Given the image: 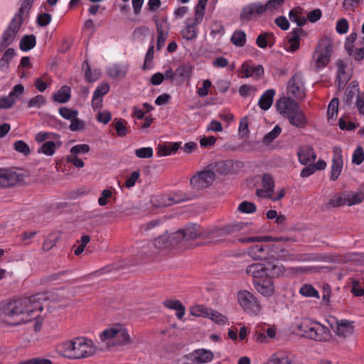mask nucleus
<instances>
[{
  "instance_id": "09e8293b",
  "label": "nucleus",
  "mask_w": 364,
  "mask_h": 364,
  "mask_svg": "<svg viewBox=\"0 0 364 364\" xmlns=\"http://www.w3.org/2000/svg\"><path fill=\"white\" fill-rule=\"evenodd\" d=\"M289 19L292 22H295L299 27L304 26L306 23V18L304 16H298V12L295 9H292L289 14Z\"/></svg>"
},
{
  "instance_id": "c03bdc74",
  "label": "nucleus",
  "mask_w": 364,
  "mask_h": 364,
  "mask_svg": "<svg viewBox=\"0 0 364 364\" xmlns=\"http://www.w3.org/2000/svg\"><path fill=\"white\" fill-rule=\"evenodd\" d=\"M14 149L24 156H28L31 153L30 148L28 145L22 140H18L14 142Z\"/></svg>"
},
{
  "instance_id": "72a5a7b5",
  "label": "nucleus",
  "mask_w": 364,
  "mask_h": 364,
  "mask_svg": "<svg viewBox=\"0 0 364 364\" xmlns=\"http://www.w3.org/2000/svg\"><path fill=\"white\" fill-rule=\"evenodd\" d=\"M60 145V142L56 145V144L53 141H46L38 149V152L43 153L47 156H53L55 151L56 147H59Z\"/></svg>"
},
{
  "instance_id": "f257e3e1",
  "label": "nucleus",
  "mask_w": 364,
  "mask_h": 364,
  "mask_svg": "<svg viewBox=\"0 0 364 364\" xmlns=\"http://www.w3.org/2000/svg\"><path fill=\"white\" fill-rule=\"evenodd\" d=\"M54 293H38L14 300L0 302V321L9 326H18L36 319L43 310L42 301L53 299Z\"/></svg>"
},
{
  "instance_id": "9b49d317",
  "label": "nucleus",
  "mask_w": 364,
  "mask_h": 364,
  "mask_svg": "<svg viewBox=\"0 0 364 364\" xmlns=\"http://www.w3.org/2000/svg\"><path fill=\"white\" fill-rule=\"evenodd\" d=\"M204 230L197 224L186 225L185 228L175 232L178 244L183 240L189 241L198 237L203 238Z\"/></svg>"
},
{
  "instance_id": "ea45409f",
  "label": "nucleus",
  "mask_w": 364,
  "mask_h": 364,
  "mask_svg": "<svg viewBox=\"0 0 364 364\" xmlns=\"http://www.w3.org/2000/svg\"><path fill=\"white\" fill-rule=\"evenodd\" d=\"M291 360L284 354H273L268 360L267 364H291Z\"/></svg>"
},
{
  "instance_id": "20e7f679",
  "label": "nucleus",
  "mask_w": 364,
  "mask_h": 364,
  "mask_svg": "<svg viewBox=\"0 0 364 364\" xmlns=\"http://www.w3.org/2000/svg\"><path fill=\"white\" fill-rule=\"evenodd\" d=\"M63 355L69 359H82L93 355L96 346L92 340L76 338L62 344Z\"/></svg>"
},
{
  "instance_id": "338daca9",
  "label": "nucleus",
  "mask_w": 364,
  "mask_h": 364,
  "mask_svg": "<svg viewBox=\"0 0 364 364\" xmlns=\"http://www.w3.org/2000/svg\"><path fill=\"white\" fill-rule=\"evenodd\" d=\"M109 90V85L107 83H103L97 87L96 90L94 92L93 96L95 97H100L106 95Z\"/></svg>"
},
{
  "instance_id": "b1692460",
  "label": "nucleus",
  "mask_w": 364,
  "mask_h": 364,
  "mask_svg": "<svg viewBox=\"0 0 364 364\" xmlns=\"http://www.w3.org/2000/svg\"><path fill=\"white\" fill-rule=\"evenodd\" d=\"M265 266L267 276L272 279L279 277L285 272L284 267L279 262H268Z\"/></svg>"
},
{
  "instance_id": "13d9d810",
  "label": "nucleus",
  "mask_w": 364,
  "mask_h": 364,
  "mask_svg": "<svg viewBox=\"0 0 364 364\" xmlns=\"http://www.w3.org/2000/svg\"><path fill=\"white\" fill-rule=\"evenodd\" d=\"M347 196L343 197L340 195H336L329 200V205L333 207H339L344 205H348V201H347Z\"/></svg>"
},
{
  "instance_id": "cd10ccee",
  "label": "nucleus",
  "mask_w": 364,
  "mask_h": 364,
  "mask_svg": "<svg viewBox=\"0 0 364 364\" xmlns=\"http://www.w3.org/2000/svg\"><path fill=\"white\" fill-rule=\"evenodd\" d=\"M283 237L272 238L270 236H254V237H244L237 239V241L242 243H252V242H270V241H284ZM288 240V239H285Z\"/></svg>"
},
{
  "instance_id": "0eeeda50",
  "label": "nucleus",
  "mask_w": 364,
  "mask_h": 364,
  "mask_svg": "<svg viewBox=\"0 0 364 364\" xmlns=\"http://www.w3.org/2000/svg\"><path fill=\"white\" fill-rule=\"evenodd\" d=\"M245 227V223H237L228 224L223 228L215 227L204 230L203 238L210 239L213 242H220L224 241L225 237L238 232Z\"/></svg>"
},
{
  "instance_id": "c9c22d12",
  "label": "nucleus",
  "mask_w": 364,
  "mask_h": 364,
  "mask_svg": "<svg viewBox=\"0 0 364 364\" xmlns=\"http://www.w3.org/2000/svg\"><path fill=\"white\" fill-rule=\"evenodd\" d=\"M231 43L237 46L243 47L246 43V34L243 31H235L230 38Z\"/></svg>"
},
{
  "instance_id": "5fc2aeb1",
  "label": "nucleus",
  "mask_w": 364,
  "mask_h": 364,
  "mask_svg": "<svg viewBox=\"0 0 364 364\" xmlns=\"http://www.w3.org/2000/svg\"><path fill=\"white\" fill-rule=\"evenodd\" d=\"M364 161V151L362 146H358L354 151L352 156V163L360 165Z\"/></svg>"
},
{
  "instance_id": "bb28decb",
  "label": "nucleus",
  "mask_w": 364,
  "mask_h": 364,
  "mask_svg": "<svg viewBox=\"0 0 364 364\" xmlns=\"http://www.w3.org/2000/svg\"><path fill=\"white\" fill-rule=\"evenodd\" d=\"M164 305L170 309L176 311V317L178 319H182L185 314L186 308L179 300L168 299L164 302Z\"/></svg>"
},
{
  "instance_id": "4468645a",
  "label": "nucleus",
  "mask_w": 364,
  "mask_h": 364,
  "mask_svg": "<svg viewBox=\"0 0 364 364\" xmlns=\"http://www.w3.org/2000/svg\"><path fill=\"white\" fill-rule=\"evenodd\" d=\"M299 329L302 330L307 338L316 341H327L331 338L330 330L323 325L317 328L306 326V329H303V325H301Z\"/></svg>"
},
{
  "instance_id": "a878e982",
  "label": "nucleus",
  "mask_w": 364,
  "mask_h": 364,
  "mask_svg": "<svg viewBox=\"0 0 364 364\" xmlns=\"http://www.w3.org/2000/svg\"><path fill=\"white\" fill-rule=\"evenodd\" d=\"M199 23H196V18L192 20L191 23H187L186 26L181 30V33L185 39L193 41L197 37L196 27Z\"/></svg>"
},
{
  "instance_id": "864d4df0",
  "label": "nucleus",
  "mask_w": 364,
  "mask_h": 364,
  "mask_svg": "<svg viewBox=\"0 0 364 364\" xmlns=\"http://www.w3.org/2000/svg\"><path fill=\"white\" fill-rule=\"evenodd\" d=\"M156 31L159 34L156 43V49L159 50L164 46L165 41L167 38V33H164L161 25H159L158 23H156Z\"/></svg>"
},
{
  "instance_id": "9d476101",
  "label": "nucleus",
  "mask_w": 364,
  "mask_h": 364,
  "mask_svg": "<svg viewBox=\"0 0 364 364\" xmlns=\"http://www.w3.org/2000/svg\"><path fill=\"white\" fill-rule=\"evenodd\" d=\"M287 93L291 97L297 100H303L305 97V90L302 82V74L299 72L296 73L289 80L287 85Z\"/></svg>"
},
{
  "instance_id": "6e6552de",
  "label": "nucleus",
  "mask_w": 364,
  "mask_h": 364,
  "mask_svg": "<svg viewBox=\"0 0 364 364\" xmlns=\"http://www.w3.org/2000/svg\"><path fill=\"white\" fill-rule=\"evenodd\" d=\"M284 0H269L265 5L259 3L250 4L244 7L240 14L242 21H248L254 14H262L267 9H274L280 6Z\"/></svg>"
},
{
  "instance_id": "bf43d9fd",
  "label": "nucleus",
  "mask_w": 364,
  "mask_h": 364,
  "mask_svg": "<svg viewBox=\"0 0 364 364\" xmlns=\"http://www.w3.org/2000/svg\"><path fill=\"white\" fill-rule=\"evenodd\" d=\"M45 103H46L45 97L41 95H36V97L31 98L28 101V107L40 108Z\"/></svg>"
},
{
  "instance_id": "412c9836",
  "label": "nucleus",
  "mask_w": 364,
  "mask_h": 364,
  "mask_svg": "<svg viewBox=\"0 0 364 364\" xmlns=\"http://www.w3.org/2000/svg\"><path fill=\"white\" fill-rule=\"evenodd\" d=\"M245 272L247 275L253 277L255 280H260L267 277L266 266L259 263L247 266Z\"/></svg>"
},
{
  "instance_id": "8fccbe9b",
  "label": "nucleus",
  "mask_w": 364,
  "mask_h": 364,
  "mask_svg": "<svg viewBox=\"0 0 364 364\" xmlns=\"http://www.w3.org/2000/svg\"><path fill=\"white\" fill-rule=\"evenodd\" d=\"M60 114L65 119L71 120L78 115L77 110L70 109L67 107H63L59 109Z\"/></svg>"
},
{
  "instance_id": "603ef678",
  "label": "nucleus",
  "mask_w": 364,
  "mask_h": 364,
  "mask_svg": "<svg viewBox=\"0 0 364 364\" xmlns=\"http://www.w3.org/2000/svg\"><path fill=\"white\" fill-rule=\"evenodd\" d=\"M356 95H359V93L350 90V89H346L343 99V107H350L352 105L353 98Z\"/></svg>"
},
{
  "instance_id": "f704fd0d",
  "label": "nucleus",
  "mask_w": 364,
  "mask_h": 364,
  "mask_svg": "<svg viewBox=\"0 0 364 364\" xmlns=\"http://www.w3.org/2000/svg\"><path fill=\"white\" fill-rule=\"evenodd\" d=\"M337 67L338 70L336 78L343 82H348L351 76L346 73L347 64L343 60H338L337 61Z\"/></svg>"
},
{
  "instance_id": "a19ab883",
  "label": "nucleus",
  "mask_w": 364,
  "mask_h": 364,
  "mask_svg": "<svg viewBox=\"0 0 364 364\" xmlns=\"http://www.w3.org/2000/svg\"><path fill=\"white\" fill-rule=\"evenodd\" d=\"M207 2L208 0H198L195 11L196 23H200L202 21Z\"/></svg>"
},
{
  "instance_id": "4d7b16f0",
  "label": "nucleus",
  "mask_w": 364,
  "mask_h": 364,
  "mask_svg": "<svg viewBox=\"0 0 364 364\" xmlns=\"http://www.w3.org/2000/svg\"><path fill=\"white\" fill-rule=\"evenodd\" d=\"M210 309L205 308L203 306L198 305L191 309V314L196 316L207 317Z\"/></svg>"
},
{
  "instance_id": "680f3d73",
  "label": "nucleus",
  "mask_w": 364,
  "mask_h": 364,
  "mask_svg": "<svg viewBox=\"0 0 364 364\" xmlns=\"http://www.w3.org/2000/svg\"><path fill=\"white\" fill-rule=\"evenodd\" d=\"M135 154L140 159H149L153 156V149L151 147H143L136 149Z\"/></svg>"
},
{
  "instance_id": "473e14b6",
  "label": "nucleus",
  "mask_w": 364,
  "mask_h": 364,
  "mask_svg": "<svg viewBox=\"0 0 364 364\" xmlns=\"http://www.w3.org/2000/svg\"><path fill=\"white\" fill-rule=\"evenodd\" d=\"M213 167L215 171L222 175L230 173L232 168V164L229 161H220L216 162Z\"/></svg>"
},
{
  "instance_id": "7c9ffc66",
  "label": "nucleus",
  "mask_w": 364,
  "mask_h": 364,
  "mask_svg": "<svg viewBox=\"0 0 364 364\" xmlns=\"http://www.w3.org/2000/svg\"><path fill=\"white\" fill-rule=\"evenodd\" d=\"M36 44V38L33 34L25 35L20 41L19 47L21 50L28 51L33 48Z\"/></svg>"
},
{
  "instance_id": "6ab92c4d",
  "label": "nucleus",
  "mask_w": 364,
  "mask_h": 364,
  "mask_svg": "<svg viewBox=\"0 0 364 364\" xmlns=\"http://www.w3.org/2000/svg\"><path fill=\"white\" fill-rule=\"evenodd\" d=\"M253 284L257 291L263 296H270L274 292L272 279L268 276L260 280H254Z\"/></svg>"
},
{
  "instance_id": "4c0bfd02",
  "label": "nucleus",
  "mask_w": 364,
  "mask_h": 364,
  "mask_svg": "<svg viewBox=\"0 0 364 364\" xmlns=\"http://www.w3.org/2000/svg\"><path fill=\"white\" fill-rule=\"evenodd\" d=\"M15 55V50L14 48H8L4 53L3 56L0 59V69H7L9 68V62Z\"/></svg>"
},
{
  "instance_id": "052dcab7",
  "label": "nucleus",
  "mask_w": 364,
  "mask_h": 364,
  "mask_svg": "<svg viewBox=\"0 0 364 364\" xmlns=\"http://www.w3.org/2000/svg\"><path fill=\"white\" fill-rule=\"evenodd\" d=\"M356 38L357 33L355 32H353L350 33L346 39L345 48L347 50L348 55H353V43L355 42Z\"/></svg>"
},
{
  "instance_id": "0e129e2a",
  "label": "nucleus",
  "mask_w": 364,
  "mask_h": 364,
  "mask_svg": "<svg viewBox=\"0 0 364 364\" xmlns=\"http://www.w3.org/2000/svg\"><path fill=\"white\" fill-rule=\"evenodd\" d=\"M348 22L346 18H341L336 23V30L339 34H344L348 32Z\"/></svg>"
},
{
  "instance_id": "2eb2a0df",
  "label": "nucleus",
  "mask_w": 364,
  "mask_h": 364,
  "mask_svg": "<svg viewBox=\"0 0 364 364\" xmlns=\"http://www.w3.org/2000/svg\"><path fill=\"white\" fill-rule=\"evenodd\" d=\"M331 163L330 180L335 181L338 178L343 167L342 150L341 148L335 147L333 149Z\"/></svg>"
},
{
  "instance_id": "39448f33",
  "label": "nucleus",
  "mask_w": 364,
  "mask_h": 364,
  "mask_svg": "<svg viewBox=\"0 0 364 364\" xmlns=\"http://www.w3.org/2000/svg\"><path fill=\"white\" fill-rule=\"evenodd\" d=\"M109 338H113L112 344L113 346L139 345L143 342L140 336H134L131 337L127 329L119 323H115L101 333L100 339L102 341H105Z\"/></svg>"
},
{
  "instance_id": "69168bd1",
  "label": "nucleus",
  "mask_w": 364,
  "mask_h": 364,
  "mask_svg": "<svg viewBox=\"0 0 364 364\" xmlns=\"http://www.w3.org/2000/svg\"><path fill=\"white\" fill-rule=\"evenodd\" d=\"M347 196V201H348V205H352L354 204L360 203L364 200V193H355L352 195H346Z\"/></svg>"
},
{
  "instance_id": "423d86ee",
  "label": "nucleus",
  "mask_w": 364,
  "mask_h": 364,
  "mask_svg": "<svg viewBox=\"0 0 364 364\" xmlns=\"http://www.w3.org/2000/svg\"><path fill=\"white\" fill-rule=\"evenodd\" d=\"M333 53V41L326 36H322L313 53L311 65L314 70H318L326 67L330 62L331 54Z\"/></svg>"
},
{
  "instance_id": "7ed1b4c3",
  "label": "nucleus",
  "mask_w": 364,
  "mask_h": 364,
  "mask_svg": "<svg viewBox=\"0 0 364 364\" xmlns=\"http://www.w3.org/2000/svg\"><path fill=\"white\" fill-rule=\"evenodd\" d=\"M277 111L287 118L289 124L296 128L304 129L308 124L304 112L300 105L290 97H284L276 102Z\"/></svg>"
},
{
  "instance_id": "e433bc0d",
  "label": "nucleus",
  "mask_w": 364,
  "mask_h": 364,
  "mask_svg": "<svg viewBox=\"0 0 364 364\" xmlns=\"http://www.w3.org/2000/svg\"><path fill=\"white\" fill-rule=\"evenodd\" d=\"M299 293L305 297H314L318 299L319 293L314 287L309 284L302 285L299 289Z\"/></svg>"
},
{
  "instance_id": "49530a36",
  "label": "nucleus",
  "mask_w": 364,
  "mask_h": 364,
  "mask_svg": "<svg viewBox=\"0 0 364 364\" xmlns=\"http://www.w3.org/2000/svg\"><path fill=\"white\" fill-rule=\"evenodd\" d=\"M339 100L338 97H333L328 107V117L329 119H333L337 116Z\"/></svg>"
},
{
  "instance_id": "e2e57ef3",
  "label": "nucleus",
  "mask_w": 364,
  "mask_h": 364,
  "mask_svg": "<svg viewBox=\"0 0 364 364\" xmlns=\"http://www.w3.org/2000/svg\"><path fill=\"white\" fill-rule=\"evenodd\" d=\"M59 136L56 134L52 133V132H38L36 134L35 136V139L36 141L41 143L43 142L47 139H55L56 137H58Z\"/></svg>"
},
{
  "instance_id": "393cba45",
  "label": "nucleus",
  "mask_w": 364,
  "mask_h": 364,
  "mask_svg": "<svg viewBox=\"0 0 364 364\" xmlns=\"http://www.w3.org/2000/svg\"><path fill=\"white\" fill-rule=\"evenodd\" d=\"M275 91L274 89L266 90L260 97L258 101L259 107L263 110L269 109L272 105Z\"/></svg>"
},
{
  "instance_id": "a211bd4d",
  "label": "nucleus",
  "mask_w": 364,
  "mask_h": 364,
  "mask_svg": "<svg viewBox=\"0 0 364 364\" xmlns=\"http://www.w3.org/2000/svg\"><path fill=\"white\" fill-rule=\"evenodd\" d=\"M270 247L267 245L257 244L248 248L247 255L255 260H264L269 257Z\"/></svg>"
},
{
  "instance_id": "6e6d98bb",
  "label": "nucleus",
  "mask_w": 364,
  "mask_h": 364,
  "mask_svg": "<svg viewBox=\"0 0 364 364\" xmlns=\"http://www.w3.org/2000/svg\"><path fill=\"white\" fill-rule=\"evenodd\" d=\"M272 37V33L264 32L260 33L257 39L256 44L261 48H265L268 46V38Z\"/></svg>"
},
{
  "instance_id": "58836bf2",
  "label": "nucleus",
  "mask_w": 364,
  "mask_h": 364,
  "mask_svg": "<svg viewBox=\"0 0 364 364\" xmlns=\"http://www.w3.org/2000/svg\"><path fill=\"white\" fill-rule=\"evenodd\" d=\"M207 317L219 325H224L228 322V318L225 316L212 309H210Z\"/></svg>"
},
{
  "instance_id": "aec40b11",
  "label": "nucleus",
  "mask_w": 364,
  "mask_h": 364,
  "mask_svg": "<svg viewBox=\"0 0 364 364\" xmlns=\"http://www.w3.org/2000/svg\"><path fill=\"white\" fill-rule=\"evenodd\" d=\"M307 33L301 28H295L290 33L288 38V43L289 47L287 50L291 52H295L299 48L300 39L302 37H306Z\"/></svg>"
},
{
  "instance_id": "dca6fc26",
  "label": "nucleus",
  "mask_w": 364,
  "mask_h": 364,
  "mask_svg": "<svg viewBox=\"0 0 364 364\" xmlns=\"http://www.w3.org/2000/svg\"><path fill=\"white\" fill-rule=\"evenodd\" d=\"M178 242L175 232L171 234H164L153 241V245L157 250L169 249L176 247L178 245Z\"/></svg>"
},
{
  "instance_id": "79ce46f5",
  "label": "nucleus",
  "mask_w": 364,
  "mask_h": 364,
  "mask_svg": "<svg viewBox=\"0 0 364 364\" xmlns=\"http://www.w3.org/2000/svg\"><path fill=\"white\" fill-rule=\"evenodd\" d=\"M281 132V127L279 125L275 126L274 128L271 132L264 135L263 142L265 144H269V143L272 142L276 138H277Z\"/></svg>"
},
{
  "instance_id": "c85d7f7f",
  "label": "nucleus",
  "mask_w": 364,
  "mask_h": 364,
  "mask_svg": "<svg viewBox=\"0 0 364 364\" xmlns=\"http://www.w3.org/2000/svg\"><path fill=\"white\" fill-rule=\"evenodd\" d=\"M70 87L64 85L60 89L53 95V100L59 103H66L70 100Z\"/></svg>"
},
{
  "instance_id": "a18cd8bd",
  "label": "nucleus",
  "mask_w": 364,
  "mask_h": 364,
  "mask_svg": "<svg viewBox=\"0 0 364 364\" xmlns=\"http://www.w3.org/2000/svg\"><path fill=\"white\" fill-rule=\"evenodd\" d=\"M263 188L268 191L269 193H273L274 188V181L272 176L269 173H265L262 176Z\"/></svg>"
},
{
  "instance_id": "774afa93",
  "label": "nucleus",
  "mask_w": 364,
  "mask_h": 364,
  "mask_svg": "<svg viewBox=\"0 0 364 364\" xmlns=\"http://www.w3.org/2000/svg\"><path fill=\"white\" fill-rule=\"evenodd\" d=\"M84 128H85V122L82 120H80L77 117H75L73 119H71L70 129L72 132L82 130V129H84Z\"/></svg>"
},
{
  "instance_id": "4be33fe9",
  "label": "nucleus",
  "mask_w": 364,
  "mask_h": 364,
  "mask_svg": "<svg viewBox=\"0 0 364 364\" xmlns=\"http://www.w3.org/2000/svg\"><path fill=\"white\" fill-rule=\"evenodd\" d=\"M299 161L301 164L306 165L316 159V155L311 146H304L297 151Z\"/></svg>"
},
{
  "instance_id": "f8f14e48",
  "label": "nucleus",
  "mask_w": 364,
  "mask_h": 364,
  "mask_svg": "<svg viewBox=\"0 0 364 364\" xmlns=\"http://www.w3.org/2000/svg\"><path fill=\"white\" fill-rule=\"evenodd\" d=\"M237 300L240 305L245 311L248 310L256 312L261 309L260 304H259L257 297L248 291H240L237 293Z\"/></svg>"
},
{
  "instance_id": "3c124183",
  "label": "nucleus",
  "mask_w": 364,
  "mask_h": 364,
  "mask_svg": "<svg viewBox=\"0 0 364 364\" xmlns=\"http://www.w3.org/2000/svg\"><path fill=\"white\" fill-rule=\"evenodd\" d=\"M257 210L255 203L245 200L242 202L238 206V210L245 213H252Z\"/></svg>"
},
{
  "instance_id": "1a4fd4ad",
  "label": "nucleus",
  "mask_w": 364,
  "mask_h": 364,
  "mask_svg": "<svg viewBox=\"0 0 364 364\" xmlns=\"http://www.w3.org/2000/svg\"><path fill=\"white\" fill-rule=\"evenodd\" d=\"M215 179V173L213 170L207 169L198 172L191 178V185L197 190L209 187Z\"/></svg>"
},
{
  "instance_id": "c756f323",
  "label": "nucleus",
  "mask_w": 364,
  "mask_h": 364,
  "mask_svg": "<svg viewBox=\"0 0 364 364\" xmlns=\"http://www.w3.org/2000/svg\"><path fill=\"white\" fill-rule=\"evenodd\" d=\"M127 121L123 119L115 118L112 125L116 130L117 135L119 137H124L129 134V129L127 127Z\"/></svg>"
},
{
  "instance_id": "ddd939ff",
  "label": "nucleus",
  "mask_w": 364,
  "mask_h": 364,
  "mask_svg": "<svg viewBox=\"0 0 364 364\" xmlns=\"http://www.w3.org/2000/svg\"><path fill=\"white\" fill-rule=\"evenodd\" d=\"M24 176L8 168H0V188L14 186L23 180Z\"/></svg>"
},
{
  "instance_id": "5701e85b",
  "label": "nucleus",
  "mask_w": 364,
  "mask_h": 364,
  "mask_svg": "<svg viewBox=\"0 0 364 364\" xmlns=\"http://www.w3.org/2000/svg\"><path fill=\"white\" fill-rule=\"evenodd\" d=\"M353 323L346 320H341L337 323L336 334L343 339L351 336L354 331Z\"/></svg>"
},
{
  "instance_id": "f03ea898",
  "label": "nucleus",
  "mask_w": 364,
  "mask_h": 364,
  "mask_svg": "<svg viewBox=\"0 0 364 364\" xmlns=\"http://www.w3.org/2000/svg\"><path fill=\"white\" fill-rule=\"evenodd\" d=\"M34 0H21V5L3 33L0 41V51L5 50L16 38L23 23L29 17Z\"/></svg>"
},
{
  "instance_id": "de8ad7c7",
  "label": "nucleus",
  "mask_w": 364,
  "mask_h": 364,
  "mask_svg": "<svg viewBox=\"0 0 364 364\" xmlns=\"http://www.w3.org/2000/svg\"><path fill=\"white\" fill-rule=\"evenodd\" d=\"M24 90V87L21 84H18L14 87L9 96L11 100H14V102H16L23 95Z\"/></svg>"
},
{
  "instance_id": "f3484780",
  "label": "nucleus",
  "mask_w": 364,
  "mask_h": 364,
  "mask_svg": "<svg viewBox=\"0 0 364 364\" xmlns=\"http://www.w3.org/2000/svg\"><path fill=\"white\" fill-rule=\"evenodd\" d=\"M213 358L211 351L205 349H198L183 356V359L192 363H203L210 361Z\"/></svg>"
},
{
  "instance_id": "2f4dec72",
  "label": "nucleus",
  "mask_w": 364,
  "mask_h": 364,
  "mask_svg": "<svg viewBox=\"0 0 364 364\" xmlns=\"http://www.w3.org/2000/svg\"><path fill=\"white\" fill-rule=\"evenodd\" d=\"M127 66L114 65L107 69V74L112 78H122L127 73Z\"/></svg>"
},
{
  "instance_id": "37998d69",
  "label": "nucleus",
  "mask_w": 364,
  "mask_h": 364,
  "mask_svg": "<svg viewBox=\"0 0 364 364\" xmlns=\"http://www.w3.org/2000/svg\"><path fill=\"white\" fill-rule=\"evenodd\" d=\"M176 75L183 78L190 79L192 74V66L188 65H181L176 70Z\"/></svg>"
}]
</instances>
